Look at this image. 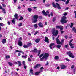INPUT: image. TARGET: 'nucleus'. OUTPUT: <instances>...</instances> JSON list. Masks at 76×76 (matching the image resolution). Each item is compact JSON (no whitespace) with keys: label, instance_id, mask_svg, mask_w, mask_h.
<instances>
[{"label":"nucleus","instance_id":"55","mask_svg":"<svg viewBox=\"0 0 76 76\" xmlns=\"http://www.w3.org/2000/svg\"><path fill=\"white\" fill-rule=\"evenodd\" d=\"M2 6L3 7H6V5L4 4H2Z\"/></svg>","mask_w":76,"mask_h":76},{"label":"nucleus","instance_id":"43","mask_svg":"<svg viewBox=\"0 0 76 76\" xmlns=\"http://www.w3.org/2000/svg\"><path fill=\"white\" fill-rule=\"evenodd\" d=\"M69 1H70L69 0H67L66 2V4H68V3H69Z\"/></svg>","mask_w":76,"mask_h":76},{"label":"nucleus","instance_id":"27","mask_svg":"<svg viewBox=\"0 0 76 76\" xmlns=\"http://www.w3.org/2000/svg\"><path fill=\"white\" fill-rule=\"evenodd\" d=\"M56 47L57 48H58V49H60V47H61V45H57L56 46Z\"/></svg>","mask_w":76,"mask_h":76},{"label":"nucleus","instance_id":"18","mask_svg":"<svg viewBox=\"0 0 76 76\" xmlns=\"http://www.w3.org/2000/svg\"><path fill=\"white\" fill-rule=\"evenodd\" d=\"M17 62L19 66L20 67V66H21V65H22V63H21V62L20 61H18Z\"/></svg>","mask_w":76,"mask_h":76},{"label":"nucleus","instance_id":"11","mask_svg":"<svg viewBox=\"0 0 76 76\" xmlns=\"http://www.w3.org/2000/svg\"><path fill=\"white\" fill-rule=\"evenodd\" d=\"M56 43L57 44H61V42H60V40H59V39H56Z\"/></svg>","mask_w":76,"mask_h":76},{"label":"nucleus","instance_id":"5","mask_svg":"<svg viewBox=\"0 0 76 76\" xmlns=\"http://www.w3.org/2000/svg\"><path fill=\"white\" fill-rule=\"evenodd\" d=\"M66 54L69 56L71 58H75V56L73 55V53H71V51H70L66 52Z\"/></svg>","mask_w":76,"mask_h":76},{"label":"nucleus","instance_id":"16","mask_svg":"<svg viewBox=\"0 0 76 76\" xmlns=\"http://www.w3.org/2000/svg\"><path fill=\"white\" fill-rule=\"evenodd\" d=\"M14 17L17 20H18V14H15L14 15Z\"/></svg>","mask_w":76,"mask_h":76},{"label":"nucleus","instance_id":"24","mask_svg":"<svg viewBox=\"0 0 76 76\" xmlns=\"http://www.w3.org/2000/svg\"><path fill=\"white\" fill-rule=\"evenodd\" d=\"M38 50L37 49H34L32 50V52H34V53H37Z\"/></svg>","mask_w":76,"mask_h":76},{"label":"nucleus","instance_id":"64","mask_svg":"<svg viewBox=\"0 0 76 76\" xmlns=\"http://www.w3.org/2000/svg\"><path fill=\"white\" fill-rule=\"evenodd\" d=\"M69 10V7H66V9H65L66 10Z\"/></svg>","mask_w":76,"mask_h":76},{"label":"nucleus","instance_id":"56","mask_svg":"<svg viewBox=\"0 0 76 76\" xmlns=\"http://www.w3.org/2000/svg\"><path fill=\"white\" fill-rule=\"evenodd\" d=\"M7 23L8 25H10V21H8Z\"/></svg>","mask_w":76,"mask_h":76},{"label":"nucleus","instance_id":"58","mask_svg":"<svg viewBox=\"0 0 76 76\" xmlns=\"http://www.w3.org/2000/svg\"><path fill=\"white\" fill-rule=\"evenodd\" d=\"M31 59L30 58H28V61H31Z\"/></svg>","mask_w":76,"mask_h":76},{"label":"nucleus","instance_id":"19","mask_svg":"<svg viewBox=\"0 0 76 76\" xmlns=\"http://www.w3.org/2000/svg\"><path fill=\"white\" fill-rule=\"evenodd\" d=\"M30 72L31 74H32V75H34V71L32 68H31L30 70Z\"/></svg>","mask_w":76,"mask_h":76},{"label":"nucleus","instance_id":"48","mask_svg":"<svg viewBox=\"0 0 76 76\" xmlns=\"http://www.w3.org/2000/svg\"><path fill=\"white\" fill-rule=\"evenodd\" d=\"M64 37L66 39H67V38H68V36H67V35H65Z\"/></svg>","mask_w":76,"mask_h":76},{"label":"nucleus","instance_id":"2","mask_svg":"<svg viewBox=\"0 0 76 76\" xmlns=\"http://www.w3.org/2000/svg\"><path fill=\"white\" fill-rule=\"evenodd\" d=\"M49 57V53H45L43 56L40 59V61H43L44 59L45 60H47V58Z\"/></svg>","mask_w":76,"mask_h":76},{"label":"nucleus","instance_id":"46","mask_svg":"<svg viewBox=\"0 0 76 76\" xmlns=\"http://www.w3.org/2000/svg\"><path fill=\"white\" fill-rule=\"evenodd\" d=\"M15 51L16 52H18V53H21L22 51L21 50H16Z\"/></svg>","mask_w":76,"mask_h":76},{"label":"nucleus","instance_id":"63","mask_svg":"<svg viewBox=\"0 0 76 76\" xmlns=\"http://www.w3.org/2000/svg\"><path fill=\"white\" fill-rule=\"evenodd\" d=\"M74 13H75V18H76V11H74Z\"/></svg>","mask_w":76,"mask_h":76},{"label":"nucleus","instance_id":"25","mask_svg":"<svg viewBox=\"0 0 76 76\" xmlns=\"http://www.w3.org/2000/svg\"><path fill=\"white\" fill-rule=\"evenodd\" d=\"M35 42H36V43H38L39 41H40V39H36L35 40Z\"/></svg>","mask_w":76,"mask_h":76},{"label":"nucleus","instance_id":"29","mask_svg":"<svg viewBox=\"0 0 76 76\" xmlns=\"http://www.w3.org/2000/svg\"><path fill=\"white\" fill-rule=\"evenodd\" d=\"M5 58H6V59H8V58H10V56L7 55L6 56Z\"/></svg>","mask_w":76,"mask_h":76},{"label":"nucleus","instance_id":"37","mask_svg":"<svg viewBox=\"0 0 76 76\" xmlns=\"http://www.w3.org/2000/svg\"><path fill=\"white\" fill-rule=\"evenodd\" d=\"M44 69V67L43 66H42L40 68V70H41V72H42V70Z\"/></svg>","mask_w":76,"mask_h":76},{"label":"nucleus","instance_id":"33","mask_svg":"<svg viewBox=\"0 0 76 76\" xmlns=\"http://www.w3.org/2000/svg\"><path fill=\"white\" fill-rule=\"evenodd\" d=\"M73 25H74L73 23L72 22L71 23V25L70 26V28H73Z\"/></svg>","mask_w":76,"mask_h":76},{"label":"nucleus","instance_id":"38","mask_svg":"<svg viewBox=\"0 0 76 76\" xmlns=\"http://www.w3.org/2000/svg\"><path fill=\"white\" fill-rule=\"evenodd\" d=\"M38 18L39 19L41 20L42 19V16H38Z\"/></svg>","mask_w":76,"mask_h":76},{"label":"nucleus","instance_id":"39","mask_svg":"<svg viewBox=\"0 0 76 76\" xmlns=\"http://www.w3.org/2000/svg\"><path fill=\"white\" fill-rule=\"evenodd\" d=\"M8 64L10 65V66H13V63L11 62H8Z\"/></svg>","mask_w":76,"mask_h":76},{"label":"nucleus","instance_id":"20","mask_svg":"<svg viewBox=\"0 0 76 76\" xmlns=\"http://www.w3.org/2000/svg\"><path fill=\"white\" fill-rule=\"evenodd\" d=\"M72 31H73L75 33V34H76V28H75V27H74L72 28Z\"/></svg>","mask_w":76,"mask_h":76},{"label":"nucleus","instance_id":"42","mask_svg":"<svg viewBox=\"0 0 76 76\" xmlns=\"http://www.w3.org/2000/svg\"><path fill=\"white\" fill-rule=\"evenodd\" d=\"M70 25V24H68L66 26V29H67V27H69Z\"/></svg>","mask_w":76,"mask_h":76},{"label":"nucleus","instance_id":"57","mask_svg":"<svg viewBox=\"0 0 76 76\" xmlns=\"http://www.w3.org/2000/svg\"><path fill=\"white\" fill-rule=\"evenodd\" d=\"M38 31L34 33V35H37V34H38Z\"/></svg>","mask_w":76,"mask_h":76},{"label":"nucleus","instance_id":"40","mask_svg":"<svg viewBox=\"0 0 76 76\" xmlns=\"http://www.w3.org/2000/svg\"><path fill=\"white\" fill-rule=\"evenodd\" d=\"M43 56H44V54H42L39 56V58H41V57H43Z\"/></svg>","mask_w":76,"mask_h":76},{"label":"nucleus","instance_id":"52","mask_svg":"<svg viewBox=\"0 0 76 76\" xmlns=\"http://www.w3.org/2000/svg\"><path fill=\"white\" fill-rule=\"evenodd\" d=\"M45 6H46V7H48L50 6V4H45Z\"/></svg>","mask_w":76,"mask_h":76},{"label":"nucleus","instance_id":"59","mask_svg":"<svg viewBox=\"0 0 76 76\" xmlns=\"http://www.w3.org/2000/svg\"><path fill=\"white\" fill-rule=\"evenodd\" d=\"M19 39V40L21 41L22 40V38H21V37H20Z\"/></svg>","mask_w":76,"mask_h":76},{"label":"nucleus","instance_id":"21","mask_svg":"<svg viewBox=\"0 0 76 76\" xmlns=\"http://www.w3.org/2000/svg\"><path fill=\"white\" fill-rule=\"evenodd\" d=\"M6 39H3V40L2 41V43L4 44H5L6 43Z\"/></svg>","mask_w":76,"mask_h":76},{"label":"nucleus","instance_id":"13","mask_svg":"<svg viewBox=\"0 0 76 76\" xmlns=\"http://www.w3.org/2000/svg\"><path fill=\"white\" fill-rule=\"evenodd\" d=\"M39 26L40 27H44V26L43 25V24L41 22H39L38 24Z\"/></svg>","mask_w":76,"mask_h":76},{"label":"nucleus","instance_id":"6","mask_svg":"<svg viewBox=\"0 0 76 76\" xmlns=\"http://www.w3.org/2000/svg\"><path fill=\"white\" fill-rule=\"evenodd\" d=\"M58 33V31L56 30V31L55 30H54L52 32V34H53L55 37H56V36H57Z\"/></svg>","mask_w":76,"mask_h":76},{"label":"nucleus","instance_id":"8","mask_svg":"<svg viewBox=\"0 0 76 76\" xmlns=\"http://www.w3.org/2000/svg\"><path fill=\"white\" fill-rule=\"evenodd\" d=\"M72 41H73V39L69 41V45L70 46L71 48H74V46L73 45L74 44H72V43H71Z\"/></svg>","mask_w":76,"mask_h":76},{"label":"nucleus","instance_id":"9","mask_svg":"<svg viewBox=\"0 0 76 76\" xmlns=\"http://www.w3.org/2000/svg\"><path fill=\"white\" fill-rule=\"evenodd\" d=\"M41 66V65L40 64H37L36 65L34 66V69H37V68H39Z\"/></svg>","mask_w":76,"mask_h":76},{"label":"nucleus","instance_id":"10","mask_svg":"<svg viewBox=\"0 0 76 76\" xmlns=\"http://www.w3.org/2000/svg\"><path fill=\"white\" fill-rule=\"evenodd\" d=\"M60 66L61 69H65L66 68V66L64 65H61Z\"/></svg>","mask_w":76,"mask_h":76},{"label":"nucleus","instance_id":"7","mask_svg":"<svg viewBox=\"0 0 76 76\" xmlns=\"http://www.w3.org/2000/svg\"><path fill=\"white\" fill-rule=\"evenodd\" d=\"M56 29H60V30H63V26L57 25L56 26Z\"/></svg>","mask_w":76,"mask_h":76},{"label":"nucleus","instance_id":"32","mask_svg":"<svg viewBox=\"0 0 76 76\" xmlns=\"http://www.w3.org/2000/svg\"><path fill=\"white\" fill-rule=\"evenodd\" d=\"M23 19V17L22 16H21L20 18L19 19V20H22Z\"/></svg>","mask_w":76,"mask_h":76},{"label":"nucleus","instance_id":"31","mask_svg":"<svg viewBox=\"0 0 76 76\" xmlns=\"http://www.w3.org/2000/svg\"><path fill=\"white\" fill-rule=\"evenodd\" d=\"M27 10L29 11V12H31L32 10V9L30 8H28Z\"/></svg>","mask_w":76,"mask_h":76},{"label":"nucleus","instance_id":"62","mask_svg":"<svg viewBox=\"0 0 76 76\" xmlns=\"http://www.w3.org/2000/svg\"><path fill=\"white\" fill-rule=\"evenodd\" d=\"M14 3H16V1H17V0H13Z\"/></svg>","mask_w":76,"mask_h":76},{"label":"nucleus","instance_id":"23","mask_svg":"<svg viewBox=\"0 0 76 76\" xmlns=\"http://www.w3.org/2000/svg\"><path fill=\"white\" fill-rule=\"evenodd\" d=\"M54 58L55 60H58L60 58H59L58 56H56Z\"/></svg>","mask_w":76,"mask_h":76},{"label":"nucleus","instance_id":"61","mask_svg":"<svg viewBox=\"0 0 76 76\" xmlns=\"http://www.w3.org/2000/svg\"><path fill=\"white\" fill-rule=\"evenodd\" d=\"M50 15H51V16H53V12H51V13H50Z\"/></svg>","mask_w":76,"mask_h":76},{"label":"nucleus","instance_id":"1","mask_svg":"<svg viewBox=\"0 0 76 76\" xmlns=\"http://www.w3.org/2000/svg\"><path fill=\"white\" fill-rule=\"evenodd\" d=\"M67 14V13L63 14V15L64 16L62 17L60 20V22L62 23H67V20H66L67 17L65 16H66Z\"/></svg>","mask_w":76,"mask_h":76},{"label":"nucleus","instance_id":"51","mask_svg":"<svg viewBox=\"0 0 76 76\" xmlns=\"http://www.w3.org/2000/svg\"><path fill=\"white\" fill-rule=\"evenodd\" d=\"M22 64H23V65H25V61H23L22 62Z\"/></svg>","mask_w":76,"mask_h":76},{"label":"nucleus","instance_id":"12","mask_svg":"<svg viewBox=\"0 0 76 76\" xmlns=\"http://www.w3.org/2000/svg\"><path fill=\"white\" fill-rule=\"evenodd\" d=\"M18 44L19 46L21 47V46H22V42L20 40H19L18 41Z\"/></svg>","mask_w":76,"mask_h":76},{"label":"nucleus","instance_id":"60","mask_svg":"<svg viewBox=\"0 0 76 76\" xmlns=\"http://www.w3.org/2000/svg\"><path fill=\"white\" fill-rule=\"evenodd\" d=\"M0 9H2V10H3V8H2V7L0 5Z\"/></svg>","mask_w":76,"mask_h":76},{"label":"nucleus","instance_id":"34","mask_svg":"<svg viewBox=\"0 0 76 76\" xmlns=\"http://www.w3.org/2000/svg\"><path fill=\"white\" fill-rule=\"evenodd\" d=\"M23 47L24 48H28V45H24Z\"/></svg>","mask_w":76,"mask_h":76},{"label":"nucleus","instance_id":"4","mask_svg":"<svg viewBox=\"0 0 76 76\" xmlns=\"http://www.w3.org/2000/svg\"><path fill=\"white\" fill-rule=\"evenodd\" d=\"M34 18L32 19V23H36L38 22V15H35L33 16Z\"/></svg>","mask_w":76,"mask_h":76},{"label":"nucleus","instance_id":"28","mask_svg":"<svg viewBox=\"0 0 76 76\" xmlns=\"http://www.w3.org/2000/svg\"><path fill=\"white\" fill-rule=\"evenodd\" d=\"M56 17H55L53 18V19L52 20L53 22H55V21H56Z\"/></svg>","mask_w":76,"mask_h":76},{"label":"nucleus","instance_id":"17","mask_svg":"<svg viewBox=\"0 0 76 76\" xmlns=\"http://www.w3.org/2000/svg\"><path fill=\"white\" fill-rule=\"evenodd\" d=\"M42 13H43V15H45V16H47V12H45V11L44 10H43L42 12Z\"/></svg>","mask_w":76,"mask_h":76},{"label":"nucleus","instance_id":"3","mask_svg":"<svg viewBox=\"0 0 76 76\" xmlns=\"http://www.w3.org/2000/svg\"><path fill=\"white\" fill-rule=\"evenodd\" d=\"M52 6L53 7H54L55 8H57L59 10H60L61 9V7L60 5V4H58V3H56V4L57 5H56L54 2H53L52 3Z\"/></svg>","mask_w":76,"mask_h":76},{"label":"nucleus","instance_id":"41","mask_svg":"<svg viewBox=\"0 0 76 76\" xmlns=\"http://www.w3.org/2000/svg\"><path fill=\"white\" fill-rule=\"evenodd\" d=\"M12 22L13 24H15L16 22L15 20H12Z\"/></svg>","mask_w":76,"mask_h":76},{"label":"nucleus","instance_id":"53","mask_svg":"<svg viewBox=\"0 0 76 76\" xmlns=\"http://www.w3.org/2000/svg\"><path fill=\"white\" fill-rule=\"evenodd\" d=\"M60 32L61 34H63V33H64V31H62V30H60Z\"/></svg>","mask_w":76,"mask_h":76},{"label":"nucleus","instance_id":"35","mask_svg":"<svg viewBox=\"0 0 76 76\" xmlns=\"http://www.w3.org/2000/svg\"><path fill=\"white\" fill-rule=\"evenodd\" d=\"M32 45V43H29L27 44V46H28V47H29L31 46V45Z\"/></svg>","mask_w":76,"mask_h":76},{"label":"nucleus","instance_id":"22","mask_svg":"<svg viewBox=\"0 0 76 76\" xmlns=\"http://www.w3.org/2000/svg\"><path fill=\"white\" fill-rule=\"evenodd\" d=\"M41 73V72L38 71L36 72L35 73V74L37 76H38V75H39V73Z\"/></svg>","mask_w":76,"mask_h":76},{"label":"nucleus","instance_id":"14","mask_svg":"<svg viewBox=\"0 0 76 76\" xmlns=\"http://www.w3.org/2000/svg\"><path fill=\"white\" fill-rule=\"evenodd\" d=\"M45 40H44L45 42H47V43H49V41H48V39L47 37H45Z\"/></svg>","mask_w":76,"mask_h":76},{"label":"nucleus","instance_id":"15","mask_svg":"<svg viewBox=\"0 0 76 76\" xmlns=\"http://www.w3.org/2000/svg\"><path fill=\"white\" fill-rule=\"evenodd\" d=\"M55 45V44L54 43H51L49 46V48H50V49H52V46H53V45Z\"/></svg>","mask_w":76,"mask_h":76},{"label":"nucleus","instance_id":"36","mask_svg":"<svg viewBox=\"0 0 76 76\" xmlns=\"http://www.w3.org/2000/svg\"><path fill=\"white\" fill-rule=\"evenodd\" d=\"M2 11L3 12V13L4 14V13H6V11H5V9H4V8H3V9H2Z\"/></svg>","mask_w":76,"mask_h":76},{"label":"nucleus","instance_id":"54","mask_svg":"<svg viewBox=\"0 0 76 76\" xmlns=\"http://www.w3.org/2000/svg\"><path fill=\"white\" fill-rule=\"evenodd\" d=\"M74 65H72L71 67V69H73L74 68Z\"/></svg>","mask_w":76,"mask_h":76},{"label":"nucleus","instance_id":"50","mask_svg":"<svg viewBox=\"0 0 76 76\" xmlns=\"http://www.w3.org/2000/svg\"><path fill=\"white\" fill-rule=\"evenodd\" d=\"M3 25H4V24H3V23H0V26H3Z\"/></svg>","mask_w":76,"mask_h":76},{"label":"nucleus","instance_id":"49","mask_svg":"<svg viewBox=\"0 0 76 76\" xmlns=\"http://www.w3.org/2000/svg\"><path fill=\"white\" fill-rule=\"evenodd\" d=\"M66 61H70V59H69L67 58H66Z\"/></svg>","mask_w":76,"mask_h":76},{"label":"nucleus","instance_id":"44","mask_svg":"<svg viewBox=\"0 0 76 76\" xmlns=\"http://www.w3.org/2000/svg\"><path fill=\"white\" fill-rule=\"evenodd\" d=\"M40 53H41V50H40L38 52V56H39V55L40 54Z\"/></svg>","mask_w":76,"mask_h":76},{"label":"nucleus","instance_id":"47","mask_svg":"<svg viewBox=\"0 0 76 76\" xmlns=\"http://www.w3.org/2000/svg\"><path fill=\"white\" fill-rule=\"evenodd\" d=\"M67 47H69V46L68 45V44L65 45V48H67Z\"/></svg>","mask_w":76,"mask_h":76},{"label":"nucleus","instance_id":"45","mask_svg":"<svg viewBox=\"0 0 76 76\" xmlns=\"http://www.w3.org/2000/svg\"><path fill=\"white\" fill-rule=\"evenodd\" d=\"M22 26V23H20L18 25L19 26Z\"/></svg>","mask_w":76,"mask_h":76},{"label":"nucleus","instance_id":"26","mask_svg":"<svg viewBox=\"0 0 76 76\" xmlns=\"http://www.w3.org/2000/svg\"><path fill=\"white\" fill-rule=\"evenodd\" d=\"M61 45H63V42L64 41V39H63L62 40H61Z\"/></svg>","mask_w":76,"mask_h":76},{"label":"nucleus","instance_id":"30","mask_svg":"<svg viewBox=\"0 0 76 76\" xmlns=\"http://www.w3.org/2000/svg\"><path fill=\"white\" fill-rule=\"evenodd\" d=\"M33 26L34 28H37V27H38V26H37V24H34L33 25Z\"/></svg>","mask_w":76,"mask_h":76}]
</instances>
